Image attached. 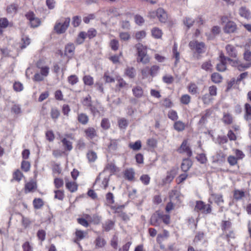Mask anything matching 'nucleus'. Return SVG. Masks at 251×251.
Returning <instances> with one entry per match:
<instances>
[{"mask_svg": "<svg viewBox=\"0 0 251 251\" xmlns=\"http://www.w3.org/2000/svg\"><path fill=\"white\" fill-rule=\"evenodd\" d=\"M100 126L104 129H108L110 126L109 121L107 118H103L102 119Z\"/></svg>", "mask_w": 251, "mask_h": 251, "instance_id": "nucleus-51", "label": "nucleus"}, {"mask_svg": "<svg viewBox=\"0 0 251 251\" xmlns=\"http://www.w3.org/2000/svg\"><path fill=\"white\" fill-rule=\"evenodd\" d=\"M30 43V40L28 36L24 33H22L21 41L19 43V48L21 50L26 48Z\"/></svg>", "mask_w": 251, "mask_h": 251, "instance_id": "nucleus-8", "label": "nucleus"}, {"mask_svg": "<svg viewBox=\"0 0 251 251\" xmlns=\"http://www.w3.org/2000/svg\"><path fill=\"white\" fill-rule=\"evenodd\" d=\"M150 223L153 226H159L161 223V212L157 211L153 213L151 217Z\"/></svg>", "mask_w": 251, "mask_h": 251, "instance_id": "nucleus-6", "label": "nucleus"}, {"mask_svg": "<svg viewBox=\"0 0 251 251\" xmlns=\"http://www.w3.org/2000/svg\"><path fill=\"white\" fill-rule=\"evenodd\" d=\"M81 22L80 17L75 16L73 18L72 25L74 27H77L79 25Z\"/></svg>", "mask_w": 251, "mask_h": 251, "instance_id": "nucleus-56", "label": "nucleus"}, {"mask_svg": "<svg viewBox=\"0 0 251 251\" xmlns=\"http://www.w3.org/2000/svg\"><path fill=\"white\" fill-rule=\"evenodd\" d=\"M128 146L133 151H139L141 149L142 147L141 142L140 140H137L134 143H130Z\"/></svg>", "mask_w": 251, "mask_h": 251, "instance_id": "nucleus-32", "label": "nucleus"}, {"mask_svg": "<svg viewBox=\"0 0 251 251\" xmlns=\"http://www.w3.org/2000/svg\"><path fill=\"white\" fill-rule=\"evenodd\" d=\"M151 34L155 38L159 39L162 37V32L159 28L154 27L151 30Z\"/></svg>", "mask_w": 251, "mask_h": 251, "instance_id": "nucleus-35", "label": "nucleus"}, {"mask_svg": "<svg viewBox=\"0 0 251 251\" xmlns=\"http://www.w3.org/2000/svg\"><path fill=\"white\" fill-rule=\"evenodd\" d=\"M61 142L63 144V146L64 147V148L65 150L70 151L72 150L73 147H72V143L70 141L68 140L66 138H64L62 139Z\"/></svg>", "mask_w": 251, "mask_h": 251, "instance_id": "nucleus-34", "label": "nucleus"}, {"mask_svg": "<svg viewBox=\"0 0 251 251\" xmlns=\"http://www.w3.org/2000/svg\"><path fill=\"white\" fill-rule=\"evenodd\" d=\"M107 147L110 151H116L118 148V140L110 139Z\"/></svg>", "mask_w": 251, "mask_h": 251, "instance_id": "nucleus-24", "label": "nucleus"}, {"mask_svg": "<svg viewBox=\"0 0 251 251\" xmlns=\"http://www.w3.org/2000/svg\"><path fill=\"white\" fill-rule=\"evenodd\" d=\"M70 18H65L62 23L56 22L54 26V30L58 34L65 33L70 25Z\"/></svg>", "mask_w": 251, "mask_h": 251, "instance_id": "nucleus-2", "label": "nucleus"}, {"mask_svg": "<svg viewBox=\"0 0 251 251\" xmlns=\"http://www.w3.org/2000/svg\"><path fill=\"white\" fill-rule=\"evenodd\" d=\"M185 124L181 121H177L175 122L174 124V129L178 131L181 132L183 131L185 128Z\"/></svg>", "mask_w": 251, "mask_h": 251, "instance_id": "nucleus-16", "label": "nucleus"}, {"mask_svg": "<svg viewBox=\"0 0 251 251\" xmlns=\"http://www.w3.org/2000/svg\"><path fill=\"white\" fill-rule=\"evenodd\" d=\"M133 95L136 98H141L143 94L142 88L139 86L134 87L132 89Z\"/></svg>", "mask_w": 251, "mask_h": 251, "instance_id": "nucleus-23", "label": "nucleus"}, {"mask_svg": "<svg viewBox=\"0 0 251 251\" xmlns=\"http://www.w3.org/2000/svg\"><path fill=\"white\" fill-rule=\"evenodd\" d=\"M239 14L241 17L247 19H249L251 18V13L249 10L245 7H241L240 8Z\"/></svg>", "mask_w": 251, "mask_h": 251, "instance_id": "nucleus-20", "label": "nucleus"}, {"mask_svg": "<svg viewBox=\"0 0 251 251\" xmlns=\"http://www.w3.org/2000/svg\"><path fill=\"white\" fill-rule=\"evenodd\" d=\"M75 49V47L73 44H68L65 46V54L67 55L68 57H72L74 54Z\"/></svg>", "mask_w": 251, "mask_h": 251, "instance_id": "nucleus-13", "label": "nucleus"}, {"mask_svg": "<svg viewBox=\"0 0 251 251\" xmlns=\"http://www.w3.org/2000/svg\"><path fill=\"white\" fill-rule=\"evenodd\" d=\"M190 93L192 94H196L198 93V87L195 83H191L188 86Z\"/></svg>", "mask_w": 251, "mask_h": 251, "instance_id": "nucleus-59", "label": "nucleus"}, {"mask_svg": "<svg viewBox=\"0 0 251 251\" xmlns=\"http://www.w3.org/2000/svg\"><path fill=\"white\" fill-rule=\"evenodd\" d=\"M231 226V223L228 221H223L222 224V229L224 233L226 232L227 231H228L230 229Z\"/></svg>", "mask_w": 251, "mask_h": 251, "instance_id": "nucleus-36", "label": "nucleus"}, {"mask_svg": "<svg viewBox=\"0 0 251 251\" xmlns=\"http://www.w3.org/2000/svg\"><path fill=\"white\" fill-rule=\"evenodd\" d=\"M226 49L227 54L230 57L236 58L237 56V53L235 48L231 45H227L226 47Z\"/></svg>", "mask_w": 251, "mask_h": 251, "instance_id": "nucleus-12", "label": "nucleus"}, {"mask_svg": "<svg viewBox=\"0 0 251 251\" xmlns=\"http://www.w3.org/2000/svg\"><path fill=\"white\" fill-rule=\"evenodd\" d=\"M192 164V162L188 159H183L181 163V168L183 172H186L190 169Z\"/></svg>", "mask_w": 251, "mask_h": 251, "instance_id": "nucleus-14", "label": "nucleus"}, {"mask_svg": "<svg viewBox=\"0 0 251 251\" xmlns=\"http://www.w3.org/2000/svg\"><path fill=\"white\" fill-rule=\"evenodd\" d=\"M82 104L84 106L89 108L90 106H91L92 105V100L91 96L88 95L87 97L83 98L82 101Z\"/></svg>", "mask_w": 251, "mask_h": 251, "instance_id": "nucleus-46", "label": "nucleus"}, {"mask_svg": "<svg viewBox=\"0 0 251 251\" xmlns=\"http://www.w3.org/2000/svg\"><path fill=\"white\" fill-rule=\"evenodd\" d=\"M30 168V163L25 160H23L21 163V169L25 172H28Z\"/></svg>", "mask_w": 251, "mask_h": 251, "instance_id": "nucleus-48", "label": "nucleus"}, {"mask_svg": "<svg viewBox=\"0 0 251 251\" xmlns=\"http://www.w3.org/2000/svg\"><path fill=\"white\" fill-rule=\"evenodd\" d=\"M180 101L184 104H188L190 101V97L188 95H183L180 98Z\"/></svg>", "mask_w": 251, "mask_h": 251, "instance_id": "nucleus-63", "label": "nucleus"}, {"mask_svg": "<svg viewBox=\"0 0 251 251\" xmlns=\"http://www.w3.org/2000/svg\"><path fill=\"white\" fill-rule=\"evenodd\" d=\"M204 239V234L202 231L198 232L194 238V242L195 243H198Z\"/></svg>", "mask_w": 251, "mask_h": 251, "instance_id": "nucleus-44", "label": "nucleus"}, {"mask_svg": "<svg viewBox=\"0 0 251 251\" xmlns=\"http://www.w3.org/2000/svg\"><path fill=\"white\" fill-rule=\"evenodd\" d=\"M214 197V200L215 203L218 205H220L224 202V200L223 199L222 195L215 194L213 195Z\"/></svg>", "mask_w": 251, "mask_h": 251, "instance_id": "nucleus-50", "label": "nucleus"}, {"mask_svg": "<svg viewBox=\"0 0 251 251\" xmlns=\"http://www.w3.org/2000/svg\"><path fill=\"white\" fill-rule=\"evenodd\" d=\"M157 17L161 23H165L167 19V14L165 11L162 8L157 9Z\"/></svg>", "mask_w": 251, "mask_h": 251, "instance_id": "nucleus-11", "label": "nucleus"}, {"mask_svg": "<svg viewBox=\"0 0 251 251\" xmlns=\"http://www.w3.org/2000/svg\"><path fill=\"white\" fill-rule=\"evenodd\" d=\"M211 115V112L209 109H206L205 113L201 116L199 122L201 125H204L207 122V119Z\"/></svg>", "mask_w": 251, "mask_h": 251, "instance_id": "nucleus-22", "label": "nucleus"}, {"mask_svg": "<svg viewBox=\"0 0 251 251\" xmlns=\"http://www.w3.org/2000/svg\"><path fill=\"white\" fill-rule=\"evenodd\" d=\"M137 50V61L146 64L150 62V57L147 55V50L145 47L141 43H138L135 45Z\"/></svg>", "mask_w": 251, "mask_h": 251, "instance_id": "nucleus-1", "label": "nucleus"}, {"mask_svg": "<svg viewBox=\"0 0 251 251\" xmlns=\"http://www.w3.org/2000/svg\"><path fill=\"white\" fill-rule=\"evenodd\" d=\"M151 178L148 175H143L140 177V180L145 185H148L150 182Z\"/></svg>", "mask_w": 251, "mask_h": 251, "instance_id": "nucleus-49", "label": "nucleus"}, {"mask_svg": "<svg viewBox=\"0 0 251 251\" xmlns=\"http://www.w3.org/2000/svg\"><path fill=\"white\" fill-rule=\"evenodd\" d=\"M125 75L130 78H133L136 75L135 69L132 67H127L125 70Z\"/></svg>", "mask_w": 251, "mask_h": 251, "instance_id": "nucleus-21", "label": "nucleus"}, {"mask_svg": "<svg viewBox=\"0 0 251 251\" xmlns=\"http://www.w3.org/2000/svg\"><path fill=\"white\" fill-rule=\"evenodd\" d=\"M168 117L170 119L174 121H176L178 118L176 111L174 110H171L169 111Z\"/></svg>", "mask_w": 251, "mask_h": 251, "instance_id": "nucleus-45", "label": "nucleus"}, {"mask_svg": "<svg viewBox=\"0 0 251 251\" xmlns=\"http://www.w3.org/2000/svg\"><path fill=\"white\" fill-rule=\"evenodd\" d=\"M245 114L244 115V119L246 121L251 120V106L250 104L246 103L245 104Z\"/></svg>", "mask_w": 251, "mask_h": 251, "instance_id": "nucleus-19", "label": "nucleus"}, {"mask_svg": "<svg viewBox=\"0 0 251 251\" xmlns=\"http://www.w3.org/2000/svg\"><path fill=\"white\" fill-rule=\"evenodd\" d=\"M237 28L236 24L232 21H228L226 22L224 26V30L226 33H234Z\"/></svg>", "mask_w": 251, "mask_h": 251, "instance_id": "nucleus-9", "label": "nucleus"}, {"mask_svg": "<svg viewBox=\"0 0 251 251\" xmlns=\"http://www.w3.org/2000/svg\"><path fill=\"white\" fill-rule=\"evenodd\" d=\"M25 17L29 21L31 27L35 28L40 25L41 21L40 19L35 17V14L33 12H27L25 14Z\"/></svg>", "mask_w": 251, "mask_h": 251, "instance_id": "nucleus-4", "label": "nucleus"}, {"mask_svg": "<svg viewBox=\"0 0 251 251\" xmlns=\"http://www.w3.org/2000/svg\"><path fill=\"white\" fill-rule=\"evenodd\" d=\"M86 33L84 31H81L79 33V34L76 39V43L79 45L83 43L84 42V40L86 38Z\"/></svg>", "mask_w": 251, "mask_h": 251, "instance_id": "nucleus-39", "label": "nucleus"}, {"mask_svg": "<svg viewBox=\"0 0 251 251\" xmlns=\"http://www.w3.org/2000/svg\"><path fill=\"white\" fill-rule=\"evenodd\" d=\"M78 80V77L75 75H72L68 77V81L72 85L76 84Z\"/></svg>", "mask_w": 251, "mask_h": 251, "instance_id": "nucleus-41", "label": "nucleus"}, {"mask_svg": "<svg viewBox=\"0 0 251 251\" xmlns=\"http://www.w3.org/2000/svg\"><path fill=\"white\" fill-rule=\"evenodd\" d=\"M195 209L197 211H201L204 214H209L211 212V207L210 204H205L202 201H198Z\"/></svg>", "mask_w": 251, "mask_h": 251, "instance_id": "nucleus-5", "label": "nucleus"}, {"mask_svg": "<svg viewBox=\"0 0 251 251\" xmlns=\"http://www.w3.org/2000/svg\"><path fill=\"white\" fill-rule=\"evenodd\" d=\"M83 81L85 85L92 86L94 84V79L89 75H84L83 77Z\"/></svg>", "mask_w": 251, "mask_h": 251, "instance_id": "nucleus-31", "label": "nucleus"}, {"mask_svg": "<svg viewBox=\"0 0 251 251\" xmlns=\"http://www.w3.org/2000/svg\"><path fill=\"white\" fill-rule=\"evenodd\" d=\"M189 47L192 50H195L198 54H202L205 52L206 46L202 42L193 40L189 42Z\"/></svg>", "mask_w": 251, "mask_h": 251, "instance_id": "nucleus-3", "label": "nucleus"}, {"mask_svg": "<svg viewBox=\"0 0 251 251\" xmlns=\"http://www.w3.org/2000/svg\"><path fill=\"white\" fill-rule=\"evenodd\" d=\"M87 157L89 162H94L97 159V155L95 151H89L87 153Z\"/></svg>", "mask_w": 251, "mask_h": 251, "instance_id": "nucleus-30", "label": "nucleus"}, {"mask_svg": "<svg viewBox=\"0 0 251 251\" xmlns=\"http://www.w3.org/2000/svg\"><path fill=\"white\" fill-rule=\"evenodd\" d=\"M178 151L179 153H186L188 157H190L192 155V151L189 146L187 145V141L186 140H184L182 142Z\"/></svg>", "mask_w": 251, "mask_h": 251, "instance_id": "nucleus-7", "label": "nucleus"}, {"mask_svg": "<svg viewBox=\"0 0 251 251\" xmlns=\"http://www.w3.org/2000/svg\"><path fill=\"white\" fill-rule=\"evenodd\" d=\"M146 36V33L144 30L138 31L135 34V38L137 40H140L144 38Z\"/></svg>", "mask_w": 251, "mask_h": 251, "instance_id": "nucleus-62", "label": "nucleus"}, {"mask_svg": "<svg viewBox=\"0 0 251 251\" xmlns=\"http://www.w3.org/2000/svg\"><path fill=\"white\" fill-rule=\"evenodd\" d=\"M194 22V20L188 17H186L183 20L184 25H186L188 28H189L193 25Z\"/></svg>", "mask_w": 251, "mask_h": 251, "instance_id": "nucleus-55", "label": "nucleus"}, {"mask_svg": "<svg viewBox=\"0 0 251 251\" xmlns=\"http://www.w3.org/2000/svg\"><path fill=\"white\" fill-rule=\"evenodd\" d=\"M226 62H228V63L232 66L235 67H241V66L240 65V61L238 60V59L237 58V57L236 58L231 59L229 57L226 56ZM242 67L248 68V66H247V67H245V66L242 67Z\"/></svg>", "mask_w": 251, "mask_h": 251, "instance_id": "nucleus-15", "label": "nucleus"}, {"mask_svg": "<svg viewBox=\"0 0 251 251\" xmlns=\"http://www.w3.org/2000/svg\"><path fill=\"white\" fill-rule=\"evenodd\" d=\"M50 115L53 119L56 120L59 117L60 115V112L57 109L52 108L51 110Z\"/></svg>", "mask_w": 251, "mask_h": 251, "instance_id": "nucleus-58", "label": "nucleus"}, {"mask_svg": "<svg viewBox=\"0 0 251 251\" xmlns=\"http://www.w3.org/2000/svg\"><path fill=\"white\" fill-rule=\"evenodd\" d=\"M227 161L231 166H234L236 165L238 162L237 158L233 155H229L227 157Z\"/></svg>", "mask_w": 251, "mask_h": 251, "instance_id": "nucleus-54", "label": "nucleus"}, {"mask_svg": "<svg viewBox=\"0 0 251 251\" xmlns=\"http://www.w3.org/2000/svg\"><path fill=\"white\" fill-rule=\"evenodd\" d=\"M77 120L82 125H86L89 121L88 116L84 113L78 114L77 116Z\"/></svg>", "mask_w": 251, "mask_h": 251, "instance_id": "nucleus-17", "label": "nucleus"}, {"mask_svg": "<svg viewBox=\"0 0 251 251\" xmlns=\"http://www.w3.org/2000/svg\"><path fill=\"white\" fill-rule=\"evenodd\" d=\"M66 188L71 192H74L77 189V185L75 182L67 181L66 182Z\"/></svg>", "mask_w": 251, "mask_h": 251, "instance_id": "nucleus-25", "label": "nucleus"}, {"mask_svg": "<svg viewBox=\"0 0 251 251\" xmlns=\"http://www.w3.org/2000/svg\"><path fill=\"white\" fill-rule=\"evenodd\" d=\"M160 68L157 65H153L150 68V75L154 77L157 75L159 72Z\"/></svg>", "mask_w": 251, "mask_h": 251, "instance_id": "nucleus-43", "label": "nucleus"}, {"mask_svg": "<svg viewBox=\"0 0 251 251\" xmlns=\"http://www.w3.org/2000/svg\"><path fill=\"white\" fill-rule=\"evenodd\" d=\"M119 37L120 39L124 41H127L130 38L129 34L128 32H120L119 34Z\"/></svg>", "mask_w": 251, "mask_h": 251, "instance_id": "nucleus-60", "label": "nucleus"}, {"mask_svg": "<svg viewBox=\"0 0 251 251\" xmlns=\"http://www.w3.org/2000/svg\"><path fill=\"white\" fill-rule=\"evenodd\" d=\"M75 236L76 239H75V242H76V240H81L85 237V232L81 230L77 229L75 231Z\"/></svg>", "mask_w": 251, "mask_h": 251, "instance_id": "nucleus-52", "label": "nucleus"}, {"mask_svg": "<svg viewBox=\"0 0 251 251\" xmlns=\"http://www.w3.org/2000/svg\"><path fill=\"white\" fill-rule=\"evenodd\" d=\"M220 62L219 63L217 64L216 68L218 71L224 72L226 69V64L227 63L226 56L224 54H221L220 55Z\"/></svg>", "mask_w": 251, "mask_h": 251, "instance_id": "nucleus-10", "label": "nucleus"}, {"mask_svg": "<svg viewBox=\"0 0 251 251\" xmlns=\"http://www.w3.org/2000/svg\"><path fill=\"white\" fill-rule=\"evenodd\" d=\"M197 160L201 164H204L207 162V157L204 153L199 154L196 157Z\"/></svg>", "mask_w": 251, "mask_h": 251, "instance_id": "nucleus-53", "label": "nucleus"}, {"mask_svg": "<svg viewBox=\"0 0 251 251\" xmlns=\"http://www.w3.org/2000/svg\"><path fill=\"white\" fill-rule=\"evenodd\" d=\"M111 49L114 51L118 50L119 48V42L116 39H112L110 42Z\"/></svg>", "mask_w": 251, "mask_h": 251, "instance_id": "nucleus-57", "label": "nucleus"}, {"mask_svg": "<svg viewBox=\"0 0 251 251\" xmlns=\"http://www.w3.org/2000/svg\"><path fill=\"white\" fill-rule=\"evenodd\" d=\"M106 244L105 240L100 237H98L95 240V245L96 248H100L103 247Z\"/></svg>", "mask_w": 251, "mask_h": 251, "instance_id": "nucleus-33", "label": "nucleus"}, {"mask_svg": "<svg viewBox=\"0 0 251 251\" xmlns=\"http://www.w3.org/2000/svg\"><path fill=\"white\" fill-rule=\"evenodd\" d=\"M119 126L121 129H126L128 125V121L125 118H121L118 120Z\"/></svg>", "mask_w": 251, "mask_h": 251, "instance_id": "nucleus-40", "label": "nucleus"}, {"mask_svg": "<svg viewBox=\"0 0 251 251\" xmlns=\"http://www.w3.org/2000/svg\"><path fill=\"white\" fill-rule=\"evenodd\" d=\"M175 177V173L173 171H171L170 172H168L167 173V176L164 179V182L170 183Z\"/></svg>", "mask_w": 251, "mask_h": 251, "instance_id": "nucleus-47", "label": "nucleus"}, {"mask_svg": "<svg viewBox=\"0 0 251 251\" xmlns=\"http://www.w3.org/2000/svg\"><path fill=\"white\" fill-rule=\"evenodd\" d=\"M33 204L35 209H38L43 205L44 202L41 199L36 198L33 201Z\"/></svg>", "mask_w": 251, "mask_h": 251, "instance_id": "nucleus-37", "label": "nucleus"}, {"mask_svg": "<svg viewBox=\"0 0 251 251\" xmlns=\"http://www.w3.org/2000/svg\"><path fill=\"white\" fill-rule=\"evenodd\" d=\"M106 200L109 204L114 203V199L113 194L111 192H108L106 195Z\"/></svg>", "mask_w": 251, "mask_h": 251, "instance_id": "nucleus-61", "label": "nucleus"}, {"mask_svg": "<svg viewBox=\"0 0 251 251\" xmlns=\"http://www.w3.org/2000/svg\"><path fill=\"white\" fill-rule=\"evenodd\" d=\"M211 80L215 83H219L222 81V75L217 73H214L211 76Z\"/></svg>", "mask_w": 251, "mask_h": 251, "instance_id": "nucleus-27", "label": "nucleus"}, {"mask_svg": "<svg viewBox=\"0 0 251 251\" xmlns=\"http://www.w3.org/2000/svg\"><path fill=\"white\" fill-rule=\"evenodd\" d=\"M22 248L23 251H33V248L28 241L25 242L22 245Z\"/></svg>", "mask_w": 251, "mask_h": 251, "instance_id": "nucleus-64", "label": "nucleus"}, {"mask_svg": "<svg viewBox=\"0 0 251 251\" xmlns=\"http://www.w3.org/2000/svg\"><path fill=\"white\" fill-rule=\"evenodd\" d=\"M169 197L171 201H178L179 197V192L176 190H172L170 193Z\"/></svg>", "mask_w": 251, "mask_h": 251, "instance_id": "nucleus-29", "label": "nucleus"}, {"mask_svg": "<svg viewBox=\"0 0 251 251\" xmlns=\"http://www.w3.org/2000/svg\"><path fill=\"white\" fill-rule=\"evenodd\" d=\"M232 117L229 113H224L223 117V122L226 125H229L232 122Z\"/></svg>", "mask_w": 251, "mask_h": 251, "instance_id": "nucleus-38", "label": "nucleus"}, {"mask_svg": "<svg viewBox=\"0 0 251 251\" xmlns=\"http://www.w3.org/2000/svg\"><path fill=\"white\" fill-rule=\"evenodd\" d=\"M245 197V193L242 190H235L234 191L233 197L236 201L241 200Z\"/></svg>", "mask_w": 251, "mask_h": 251, "instance_id": "nucleus-28", "label": "nucleus"}, {"mask_svg": "<svg viewBox=\"0 0 251 251\" xmlns=\"http://www.w3.org/2000/svg\"><path fill=\"white\" fill-rule=\"evenodd\" d=\"M126 179L129 181H131L134 178V172L132 169H126L124 173Z\"/></svg>", "mask_w": 251, "mask_h": 251, "instance_id": "nucleus-26", "label": "nucleus"}, {"mask_svg": "<svg viewBox=\"0 0 251 251\" xmlns=\"http://www.w3.org/2000/svg\"><path fill=\"white\" fill-rule=\"evenodd\" d=\"M86 136L90 139H93L97 136L96 131L93 127H89L85 130Z\"/></svg>", "mask_w": 251, "mask_h": 251, "instance_id": "nucleus-18", "label": "nucleus"}, {"mask_svg": "<svg viewBox=\"0 0 251 251\" xmlns=\"http://www.w3.org/2000/svg\"><path fill=\"white\" fill-rule=\"evenodd\" d=\"M212 65L211 64V61L210 60L205 61L203 62L201 66L202 69L206 71H212Z\"/></svg>", "mask_w": 251, "mask_h": 251, "instance_id": "nucleus-42", "label": "nucleus"}]
</instances>
